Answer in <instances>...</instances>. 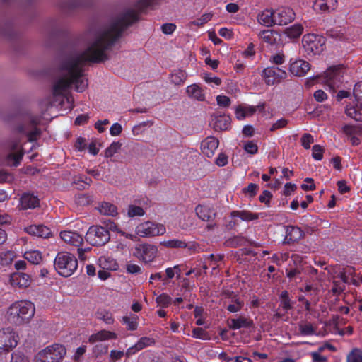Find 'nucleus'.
<instances>
[{
  "mask_svg": "<svg viewBox=\"0 0 362 362\" xmlns=\"http://www.w3.org/2000/svg\"><path fill=\"white\" fill-rule=\"evenodd\" d=\"M137 19L133 11L126 12L117 21H114L110 28L102 32L82 53L64 61L61 69L66 73L54 84L53 95H63L71 85H74L76 91L83 92L88 87V79L83 69L84 63H101L107 60L106 51L114 45L122 33Z\"/></svg>",
  "mask_w": 362,
  "mask_h": 362,
  "instance_id": "obj_1",
  "label": "nucleus"
},
{
  "mask_svg": "<svg viewBox=\"0 0 362 362\" xmlns=\"http://www.w3.org/2000/svg\"><path fill=\"white\" fill-rule=\"evenodd\" d=\"M35 305L28 300L13 303L6 312L7 320L13 325H21L28 322L35 315Z\"/></svg>",
  "mask_w": 362,
  "mask_h": 362,
  "instance_id": "obj_2",
  "label": "nucleus"
},
{
  "mask_svg": "<svg viewBox=\"0 0 362 362\" xmlns=\"http://www.w3.org/2000/svg\"><path fill=\"white\" fill-rule=\"evenodd\" d=\"M54 267L60 276L69 277L77 269L78 260L70 252H59L54 259Z\"/></svg>",
  "mask_w": 362,
  "mask_h": 362,
  "instance_id": "obj_3",
  "label": "nucleus"
},
{
  "mask_svg": "<svg viewBox=\"0 0 362 362\" xmlns=\"http://www.w3.org/2000/svg\"><path fill=\"white\" fill-rule=\"evenodd\" d=\"M85 239L93 246H103L110 240V234L105 227L93 225L88 228Z\"/></svg>",
  "mask_w": 362,
  "mask_h": 362,
  "instance_id": "obj_4",
  "label": "nucleus"
},
{
  "mask_svg": "<svg viewBox=\"0 0 362 362\" xmlns=\"http://www.w3.org/2000/svg\"><path fill=\"white\" fill-rule=\"evenodd\" d=\"M325 41L321 35L308 33L303 37L302 44L308 55H317L325 49Z\"/></svg>",
  "mask_w": 362,
  "mask_h": 362,
  "instance_id": "obj_5",
  "label": "nucleus"
},
{
  "mask_svg": "<svg viewBox=\"0 0 362 362\" xmlns=\"http://www.w3.org/2000/svg\"><path fill=\"white\" fill-rule=\"evenodd\" d=\"M64 346L59 344L46 347L38 353L40 362H59L66 355Z\"/></svg>",
  "mask_w": 362,
  "mask_h": 362,
  "instance_id": "obj_6",
  "label": "nucleus"
},
{
  "mask_svg": "<svg viewBox=\"0 0 362 362\" xmlns=\"http://www.w3.org/2000/svg\"><path fill=\"white\" fill-rule=\"evenodd\" d=\"M353 94L357 103L355 105H347L346 114L356 121H362V81L355 84Z\"/></svg>",
  "mask_w": 362,
  "mask_h": 362,
  "instance_id": "obj_7",
  "label": "nucleus"
},
{
  "mask_svg": "<svg viewBox=\"0 0 362 362\" xmlns=\"http://www.w3.org/2000/svg\"><path fill=\"white\" fill-rule=\"evenodd\" d=\"M135 231L141 237H150L163 235L166 228L162 223L147 221L139 224Z\"/></svg>",
  "mask_w": 362,
  "mask_h": 362,
  "instance_id": "obj_8",
  "label": "nucleus"
},
{
  "mask_svg": "<svg viewBox=\"0 0 362 362\" xmlns=\"http://www.w3.org/2000/svg\"><path fill=\"white\" fill-rule=\"evenodd\" d=\"M262 76L264 78L267 85L273 86L286 78L287 74L285 70L277 66H270L262 71Z\"/></svg>",
  "mask_w": 362,
  "mask_h": 362,
  "instance_id": "obj_9",
  "label": "nucleus"
},
{
  "mask_svg": "<svg viewBox=\"0 0 362 362\" xmlns=\"http://www.w3.org/2000/svg\"><path fill=\"white\" fill-rule=\"evenodd\" d=\"M17 343L13 329L8 327L0 329V353L10 351L16 346Z\"/></svg>",
  "mask_w": 362,
  "mask_h": 362,
  "instance_id": "obj_10",
  "label": "nucleus"
},
{
  "mask_svg": "<svg viewBox=\"0 0 362 362\" xmlns=\"http://www.w3.org/2000/svg\"><path fill=\"white\" fill-rule=\"evenodd\" d=\"M158 252L156 246L151 244H139L136 246L134 255L143 262H151L156 257Z\"/></svg>",
  "mask_w": 362,
  "mask_h": 362,
  "instance_id": "obj_11",
  "label": "nucleus"
},
{
  "mask_svg": "<svg viewBox=\"0 0 362 362\" xmlns=\"http://www.w3.org/2000/svg\"><path fill=\"white\" fill-rule=\"evenodd\" d=\"M295 18V13L292 8L281 6L274 9L275 25H285L291 23Z\"/></svg>",
  "mask_w": 362,
  "mask_h": 362,
  "instance_id": "obj_12",
  "label": "nucleus"
},
{
  "mask_svg": "<svg viewBox=\"0 0 362 362\" xmlns=\"http://www.w3.org/2000/svg\"><path fill=\"white\" fill-rule=\"evenodd\" d=\"M285 238L283 243L285 245H293L298 243L304 235V231L297 226L288 225L285 226Z\"/></svg>",
  "mask_w": 362,
  "mask_h": 362,
  "instance_id": "obj_13",
  "label": "nucleus"
},
{
  "mask_svg": "<svg viewBox=\"0 0 362 362\" xmlns=\"http://www.w3.org/2000/svg\"><path fill=\"white\" fill-rule=\"evenodd\" d=\"M342 77L340 68L337 66L329 67L324 73L325 83L331 88L339 87L341 83Z\"/></svg>",
  "mask_w": 362,
  "mask_h": 362,
  "instance_id": "obj_14",
  "label": "nucleus"
},
{
  "mask_svg": "<svg viewBox=\"0 0 362 362\" xmlns=\"http://www.w3.org/2000/svg\"><path fill=\"white\" fill-rule=\"evenodd\" d=\"M219 145V141L214 136H207L201 143V150L204 155L211 158Z\"/></svg>",
  "mask_w": 362,
  "mask_h": 362,
  "instance_id": "obj_15",
  "label": "nucleus"
},
{
  "mask_svg": "<svg viewBox=\"0 0 362 362\" xmlns=\"http://www.w3.org/2000/svg\"><path fill=\"white\" fill-rule=\"evenodd\" d=\"M60 238L66 243L74 247H80L83 243V236L76 231H61Z\"/></svg>",
  "mask_w": 362,
  "mask_h": 362,
  "instance_id": "obj_16",
  "label": "nucleus"
},
{
  "mask_svg": "<svg viewBox=\"0 0 362 362\" xmlns=\"http://www.w3.org/2000/svg\"><path fill=\"white\" fill-rule=\"evenodd\" d=\"M254 326V322L250 317L239 315L237 318L228 320V327L230 329L237 330L242 328H251Z\"/></svg>",
  "mask_w": 362,
  "mask_h": 362,
  "instance_id": "obj_17",
  "label": "nucleus"
},
{
  "mask_svg": "<svg viewBox=\"0 0 362 362\" xmlns=\"http://www.w3.org/2000/svg\"><path fill=\"white\" fill-rule=\"evenodd\" d=\"M10 282L13 286L27 288L30 285L31 277L25 273L17 272L11 274Z\"/></svg>",
  "mask_w": 362,
  "mask_h": 362,
  "instance_id": "obj_18",
  "label": "nucleus"
},
{
  "mask_svg": "<svg viewBox=\"0 0 362 362\" xmlns=\"http://www.w3.org/2000/svg\"><path fill=\"white\" fill-rule=\"evenodd\" d=\"M20 205L22 209H35L40 206V199L33 193H23L20 198Z\"/></svg>",
  "mask_w": 362,
  "mask_h": 362,
  "instance_id": "obj_19",
  "label": "nucleus"
},
{
  "mask_svg": "<svg viewBox=\"0 0 362 362\" xmlns=\"http://www.w3.org/2000/svg\"><path fill=\"white\" fill-rule=\"evenodd\" d=\"M310 69V64L303 59L296 60L290 64V71L296 76H303Z\"/></svg>",
  "mask_w": 362,
  "mask_h": 362,
  "instance_id": "obj_20",
  "label": "nucleus"
},
{
  "mask_svg": "<svg viewBox=\"0 0 362 362\" xmlns=\"http://www.w3.org/2000/svg\"><path fill=\"white\" fill-rule=\"evenodd\" d=\"M258 22L266 27H272L275 25L274 10L267 8L263 10L257 15Z\"/></svg>",
  "mask_w": 362,
  "mask_h": 362,
  "instance_id": "obj_21",
  "label": "nucleus"
},
{
  "mask_svg": "<svg viewBox=\"0 0 362 362\" xmlns=\"http://www.w3.org/2000/svg\"><path fill=\"white\" fill-rule=\"evenodd\" d=\"M117 334L115 332L103 329L97 333L93 334L89 337L88 341L94 344L97 341H103L105 340L117 339Z\"/></svg>",
  "mask_w": 362,
  "mask_h": 362,
  "instance_id": "obj_22",
  "label": "nucleus"
},
{
  "mask_svg": "<svg viewBox=\"0 0 362 362\" xmlns=\"http://www.w3.org/2000/svg\"><path fill=\"white\" fill-rule=\"evenodd\" d=\"M195 212L197 216L204 221H211L216 215V213L209 206L200 204L195 208Z\"/></svg>",
  "mask_w": 362,
  "mask_h": 362,
  "instance_id": "obj_23",
  "label": "nucleus"
},
{
  "mask_svg": "<svg viewBox=\"0 0 362 362\" xmlns=\"http://www.w3.org/2000/svg\"><path fill=\"white\" fill-rule=\"evenodd\" d=\"M107 262H108L107 259L105 257L100 258V264L103 267V269L98 271V277L101 280H103V281L108 279L110 276V273L107 270L108 269L115 270V269H116V267H117L116 262H113L112 260L109 262L110 265H108V266L106 265V264H105Z\"/></svg>",
  "mask_w": 362,
  "mask_h": 362,
  "instance_id": "obj_24",
  "label": "nucleus"
},
{
  "mask_svg": "<svg viewBox=\"0 0 362 362\" xmlns=\"http://www.w3.org/2000/svg\"><path fill=\"white\" fill-rule=\"evenodd\" d=\"M231 118L229 115H218L215 117L214 129L216 131H226L230 129Z\"/></svg>",
  "mask_w": 362,
  "mask_h": 362,
  "instance_id": "obj_25",
  "label": "nucleus"
},
{
  "mask_svg": "<svg viewBox=\"0 0 362 362\" xmlns=\"http://www.w3.org/2000/svg\"><path fill=\"white\" fill-rule=\"evenodd\" d=\"M187 95L199 101L205 100V94L203 89L197 83L188 86L186 88Z\"/></svg>",
  "mask_w": 362,
  "mask_h": 362,
  "instance_id": "obj_26",
  "label": "nucleus"
},
{
  "mask_svg": "<svg viewBox=\"0 0 362 362\" xmlns=\"http://www.w3.org/2000/svg\"><path fill=\"white\" fill-rule=\"evenodd\" d=\"M230 217L240 218L242 221H251L258 219L259 217V214L252 213L247 210H234L230 212Z\"/></svg>",
  "mask_w": 362,
  "mask_h": 362,
  "instance_id": "obj_27",
  "label": "nucleus"
},
{
  "mask_svg": "<svg viewBox=\"0 0 362 362\" xmlns=\"http://www.w3.org/2000/svg\"><path fill=\"white\" fill-rule=\"evenodd\" d=\"M28 232L33 235L43 238H49L52 233L50 228L43 225L30 226L28 229Z\"/></svg>",
  "mask_w": 362,
  "mask_h": 362,
  "instance_id": "obj_28",
  "label": "nucleus"
},
{
  "mask_svg": "<svg viewBox=\"0 0 362 362\" xmlns=\"http://www.w3.org/2000/svg\"><path fill=\"white\" fill-rule=\"evenodd\" d=\"M98 209L99 212L105 216H115L118 214L117 206L110 202H103Z\"/></svg>",
  "mask_w": 362,
  "mask_h": 362,
  "instance_id": "obj_29",
  "label": "nucleus"
},
{
  "mask_svg": "<svg viewBox=\"0 0 362 362\" xmlns=\"http://www.w3.org/2000/svg\"><path fill=\"white\" fill-rule=\"evenodd\" d=\"M247 243L249 245H253V243L252 241H249L245 237L242 235H236L228 239L225 244L228 247H238L240 246H245Z\"/></svg>",
  "mask_w": 362,
  "mask_h": 362,
  "instance_id": "obj_30",
  "label": "nucleus"
},
{
  "mask_svg": "<svg viewBox=\"0 0 362 362\" xmlns=\"http://www.w3.org/2000/svg\"><path fill=\"white\" fill-rule=\"evenodd\" d=\"M73 182L78 190H83L90 186L92 182L90 177L86 175H77L73 178Z\"/></svg>",
  "mask_w": 362,
  "mask_h": 362,
  "instance_id": "obj_31",
  "label": "nucleus"
},
{
  "mask_svg": "<svg viewBox=\"0 0 362 362\" xmlns=\"http://www.w3.org/2000/svg\"><path fill=\"white\" fill-rule=\"evenodd\" d=\"M139 317L136 315L124 316L121 320L122 325L126 326L127 330L134 331L138 327Z\"/></svg>",
  "mask_w": 362,
  "mask_h": 362,
  "instance_id": "obj_32",
  "label": "nucleus"
},
{
  "mask_svg": "<svg viewBox=\"0 0 362 362\" xmlns=\"http://www.w3.org/2000/svg\"><path fill=\"white\" fill-rule=\"evenodd\" d=\"M153 1H154V0H139V1H138V2L136 3V8L139 11V13H138L137 11H136L134 9H128L126 11H124V13H122L115 21H117L119 18H121L122 16V15H124L126 12H127L129 11H133L137 16V18H139V13L144 12V11L148 7L152 6L153 5ZM138 21H139V19H137L136 21H134V23ZM132 24H133V23L130 25H132Z\"/></svg>",
  "mask_w": 362,
  "mask_h": 362,
  "instance_id": "obj_33",
  "label": "nucleus"
},
{
  "mask_svg": "<svg viewBox=\"0 0 362 362\" xmlns=\"http://www.w3.org/2000/svg\"><path fill=\"white\" fill-rule=\"evenodd\" d=\"M278 34L272 30H266L259 33V36L262 41L269 45H275Z\"/></svg>",
  "mask_w": 362,
  "mask_h": 362,
  "instance_id": "obj_34",
  "label": "nucleus"
},
{
  "mask_svg": "<svg viewBox=\"0 0 362 362\" xmlns=\"http://www.w3.org/2000/svg\"><path fill=\"white\" fill-rule=\"evenodd\" d=\"M160 245L167 248L171 249H183L187 247V243H186L185 240L179 239L162 241Z\"/></svg>",
  "mask_w": 362,
  "mask_h": 362,
  "instance_id": "obj_35",
  "label": "nucleus"
},
{
  "mask_svg": "<svg viewBox=\"0 0 362 362\" xmlns=\"http://www.w3.org/2000/svg\"><path fill=\"white\" fill-rule=\"evenodd\" d=\"M303 31V27L300 24L296 23L287 28L285 34L291 39H296L301 35Z\"/></svg>",
  "mask_w": 362,
  "mask_h": 362,
  "instance_id": "obj_36",
  "label": "nucleus"
},
{
  "mask_svg": "<svg viewBox=\"0 0 362 362\" xmlns=\"http://www.w3.org/2000/svg\"><path fill=\"white\" fill-rule=\"evenodd\" d=\"M23 257L33 264H39L42 259V253L38 250L27 251Z\"/></svg>",
  "mask_w": 362,
  "mask_h": 362,
  "instance_id": "obj_37",
  "label": "nucleus"
},
{
  "mask_svg": "<svg viewBox=\"0 0 362 362\" xmlns=\"http://www.w3.org/2000/svg\"><path fill=\"white\" fill-rule=\"evenodd\" d=\"M186 78V72L181 69L175 70L170 76V81L176 86L182 85L185 81Z\"/></svg>",
  "mask_w": 362,
  "mask_h": 362,
  "instance_id": "obj_38",
  "label": "nucleus"
},
{
  "mask_svg": "<svg viewBox=\"0 0 362 362\" xmlns=\"http://www.w3.org/2000/svg\"><path fill=\"white\" fill-rule=\"evenodd\" d=\"M346 362H362V350L354 348L346 356Z\"/></svg>",
  "mask_w": 362,
  "mask_h": 362,
  "instance_id": "obj_39",
  "label": "nucleus"
},
{
  "mask_svg": "<svg viewBox=\"0 0 362 362\" xmlns=\"http://www.w3.org/2000/svg\"><path fill=\"white\" fill-rule=\"evenodd\" d=\"M243 306V300H240L239 298H236L235 296L232 298L231 303L227 306L226 309L230 313H237L239 312Z\"/></svg>",
  "mask_w": 362,
  "mask_h": 362,
  "instance_id": "obj_40",
  "label": "nucleus"
},
{
  "mask_svg": "<svg viewBox=\"0 0 362 362\" xmlns=\"http://www.w3.org/2000/svg\"><path fill=\"white\" fill-rule=\"evenodd\" d=\"M333 0H316L314 4V8L321 12L329 11L331 9L330 4Z\"/></svg>",
  "mask_w": 362,
  "mask_h": 362,
  "instance_id": "obj_41",
  "label": "nucleus"
},
{
  "mask_svg": "<svg viewBox=\"0 0 362 362\" xmlns=\"http://www.w3.org/2000/svg\"><path fill=\"white\" fill-rule=\"evenodd\" d=\"M97 317L107 325H112L114 322L112 314L106 310H98L97 312Z\"/></svg>",
  "mask_w": 362,
  "mask_h": 362,
  "instance_id": "obj_42",
  "label": "nucleus"
},
{
  "mask_svg": "<svg viewBox=\"0 0 362 362\" xmlns=\"http://www.w3.org/2000/svg\"><path fill=\"white\" fill-rule=\"evenodd\" d=\"M299 331L303 336H311L315 334L316 330L310 322L299 325Z\"/></svg>",
  "mask_w": 362,
  "mask_h": 362,
  "instance_id": "obj_43",
  "label": "nucleus"
},
{
  "mask_svg": "<svg viewBox=\"0 0 362 362\" xmlns=\"http://www.w3.org/2000/svg\"><path fill=\"white\" fill-rule=\"evenodd\" d=\"M156 302L158 306L168 308L172 303V298L168 294L163 293L156 298Z\"/></svg>",
  "mask_w": 362,
  "mask_h": 362,
  "instance_id": "obj_44",
  "label": "nucleus"
},
{
  "mask_svg": "<svg viewBox=\"0 0 362 362\" xmlns=\"http://www.w3.org/2000/svg\"><path fill=\"white\" fill-rule=\"evenodd\" d=\"M145 214L144 210L141 206L131 204L127 209V215L129 217L142 216Z\"/></svg>",
  "mask_w": 362,
  "mask_h": 362,
  "instance_id": "obj_45",
  "label": "nucleus"
},
{
  "mask_svg": "<svg viewBox=\"0 0 362 362\" xmlns=\"http://www.w3.org/2000/svg\"><path fill=\"white\" fill-rule=\"evenodd\" d=\"M192 337L202 340H208L210 339V334L203 328L197 327L192 329Z\"/></svg>",
  "mask_w": 362,
  "mask_h": 362,
  "instance_id": "obj_46",
  "label": "nucleus"
},
{
  "mask_svg": "<svg viewBox=\"0 0 362 362\" xmlns=\"http://www.w3.org/2000/svg\"><path fill=\"white\" fill-rule=\"evenodd\" d=\"M136 344L139 349L142 350L146 347L153 345L155 344V339L148 337H142Z\"/></svg>",
  "mask_w": 362,
  "mask_h": 362,
  "instance_id": "obj_47",
  "label": "nucleus"
},
{
  "mask_svg": "<svg viewBox=\"0 0 362 362\" xmlns=\"http://www.w3.org/2000/svg\"><path fill=\"white\" fill-rule=\"evenodd\" d=\"M121 144L119 142H113L110 144L109 147H107L105 151V156L106 158L112 157L115 153L117 152V151L120 148Z\"/></svg>",
  "mask_w": 362,
  "mask_h": 362,
  "instance_id": "obj_48",
  "label": "nucleus"
},
{
  "mask_svg": "<svg viewBox=\"0 0 362 362\" xmlns=\"http://www.w3.org/2000/svg\"><path fill=\"white\" fill-rule=\"evenodd\" d=\"M244 150L249 154L255 155L258 152V146L254 141H247L243 146Z\"/></svg>",
  "mask_w": 362,
  "mask_h": 362,
  "instance_id": "obj_49",
  "label": "nucleus"
},
{
  "mask_svg": "<svg viewBox=\"0 0 362 362\" xmlns=\"http://www.w3.org/2000/svg\"><path fill=\"white\" fill-rule=\"evenodd\" d=\"M301 145L305 149H309L310 145L314 142L313 136L309 133H305L301 137Z\"/></svg>",
  "mask_w": 362,
  "mask_h": 362,
  "instance_id": "obj_50",
  "label": "nucleus"
},
{
  "mask_svg": "<svg viewBox=\"0 0 362 362\" xmlns=\"http://www.w3.org/2000/svg\"><path fill=\"white\" fill-rule=\"evenodd\" d=\"M312 151V157L315 160H321L323 158L324 150L322 146L318 144H315L313 146Z\"/></svg>",
  "mask_w": 362,
  "mask_h": 362,
  "instance_id": "obj_51",
  "label": "nucleus"
},
{
  "mask_svg": "<svg viewBox=\"0 0 362 362\" xmlns=\"http://www.w3.org/2000/svg\"><path fill=\"white\" fill-rule=\"evenodd\" d=\"M259 189V186L255 183H250L247 187L243 189V192L244 194H248L250 197H254Z\"/></svg>",
  "mask_w": 362,
  "mask_h": 362,
  "instance_id": "obj_52",
  "label": "nucleus"
},
{
  "mask_svg": "<svg viewBox=\"0 0 362 362\" xmlns=\"http://www.w3.org/2000/svg\"><path fill=\"white\" fill-rule=\"evenodd\" d=\"M217 105L221 107H228L231 104V100L229 97L219 95L216 96Z\"/></svg>",
  "mask_w": 362,
  "mask_h": 362,
  "instance_id": "obj_53",
  "label": "nucleus"
},
{
  "mask_svg": "<svg viewBox=\"0 0 362 362\" xmlns=\"http://www.w3.org/2000/svg\"><path fill=\"white\" fill-rule=\"evenodd\" d=\"M272 198V194L269 190H264L259 197V200L260 202L264 203L267 206H269L270 202Z\"/></svg>",
  "mask_w": 362,
  "mask_h": 362,
  "instance_id": "obj_54",
  "label": "nucleus"
},
{
  "mask_svg": "<svg viewBox=\"0 0 362 362\" xmlns=\"http://www.w3.org/2000/svg\"><path fill=\"white\" fill-rule=\"evenodd\" d=\"M107 350L108 345L105 344H96L93 349V353L97 356L106 354L107 352Z\"/></svg>",
  "mask_w": 362,
  "mask_h": 362,
  "instance_id": "obj_55",
  "label": "nucleus"
},
{
  "mask_svg": "<svg viewBox=\"0 0 362 362\" xmlns=\"http://www.w3.org/2000/svg\"><path fill=\"white\" fill-rule=\"evenodd\" d=\"M23 152H21V151L17 152V153H10L8 155V158L12 159L14 161L13 165L15 166H18L19 165L20 162L21 161V160L23 159Z\"/></svg>",
  "mask_w": 362,
  "mask_h": 362,
  "instance_id": "obj_56",
  "label": "nucleus"
},
{
  "mask_svg": "<svg viewBox=\"0 0 362 362\" xmlns=\"http://www.w3.org/2000/svg\"><path fill=\"white\" fill-rule=\"evenodd\" d=\"M194 286V284H191L190 281L187 278H183L181 281V291L185 292H190Z\"/></svg>",
  "mask_w": 362,
  "mask_h": 362,
  "instance_id": "obj_57",
  "label": "nucleus"
},
{
  "mask_svg": "<svg viewBox=\"0 0 362 362\" xmlns=\"http://www.w3.org/2000/svg\"><path fill=\"white\" fill-rule=\"evenodd\" d=\"M127 272L131 274H138L141 273V267L135 264L128 263L126 266Z\"/></svg>",
  "mask_w": 362,
  "mask_h": 362,
  "instance_id": "obj_58",
  "label": "nucleus"
},
{
  "mask_svg": "<svg viewBox=\"0 0 362 362\" xmlns=\"http://www.w3.org/2000/svg\"><path fill=\"white\" fill-rule=\"evenodd\" d=\"M124 355L123 351L112 350L110 353V362H116L121 359Z\"/></svg>",
  "mask_w": 362,
  "mask_h": 362,
  "instance_id": "obj_59",
  "label": "nucleus"
},
{
  "mask_svg": "<svg viewBox=\"0 0 362 362\" xmlns=\"http://www.w3.org/2000/svg\"><path fill=\"white\" fill-rule=\"evenodd\" d=\"M176 29V25L174 23H164L161 26L162 32L165 35H171Z\"/></svg>",
  "mask_w": 362,
  "mask_h": 362,
  "instance_id": "obj_60",
  "label": "nucleus"
},
{
  "mask_svg": "<svg viewBox=\"0 0 362 362\" xmlns=\"http://www.w3.org/2000/svg\"><path fill=\"white\" fill-rule=\"evenodd\" d=\"M304 182H306V183H309L310 185H308V184H303L301 185V189L304 191H312V190H314L315 189V185L314 183V180L313 178H310V177H306L305 180H304Z\"/></svg>",
  "mask_w": 362,
  "mask_h": 362,
  "instance_id": "obj_61",
  "label": "nucleus"
},
{
  "mask_svg": "<svg viewBox=\"0 0 362 362\" xmlns=\"http://www.w3.org/2000/svg\"><path fill=\"white\" fill-rule=\"evenodd\" d=\"M288 124L287 119L284 118H281L279 120H277L275 123H274L272 127H270L271 132H274L276 129H281L285 127Z\"/></svg>",
  "mask_w": 362,
  "mask_h": 362,
  "instance_id": "obj_62",
  "label": "nucleus"
},
{
  "mask_svg": "<svg viewBox=\"0 0 362 362\" xmlns=\"http://www.w3.org/2000/svg\"><path fill=\"white\" fill-rule=\"evenodd\" d=\"M41 131L40 129L35 127L33 130L27 133L28 140L30 142L35 141L37 139V137L40 135Z\"/></svg>",
  "mask_w": 362,
  "mask_h": 362,
  "instance_id": "obj_63",
  "label": "nucleus"
},
{
  "mask_svg": "<svg viewBox=\"0 0 362 362\" xmlns=\"http://www.w3.org/2000/svg\"><path fill=\"white\" fill-rule=\"evenodd\" d=\"M215 163L218 166L223 167L228 163V156L225 153H221L216 158Z\"/></svg>",
  "mask_w": 362,
  "mask_h": 362,
  "instance_id": "obj_64",
  "label": "nucleus"
}]
</instances>
